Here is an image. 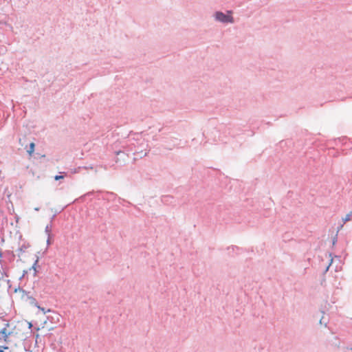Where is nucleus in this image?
<instances>
[{
  "instance_id": "obj_1",
  "label": "nucleus",
  "mask_w": 352,
  "mask_h": 352,
  "mask_svg": "<svg viewBox=\"0 0 352 352\" xmlns=\"http://www.w3.org/2000/svg\"><path fill=\"white\" fill-rule=\"evenodd\" d=\"M30 249L28 243H23L18 250V256L20 260L23 263L34 262V264H37L38 259V257L34 254L32 250Z\"/></svg>"
},
{
  "instance_id": "obj_2",
  "label": "nucleus",
  "mask_w": 352,
  "mask_h": 352,
  "mask_svg": "<svg viewBox=\"0 0 352 352\" xmlns=\"http://www.w3.org/2000/svg\"><path fill=\"white\" fill-rule=\"evenodd\" d=\"M213 19L216 22L224 25L232 24L234 23L232 10H227L226 12L216 11L213 13Z\"/></svg>"
},
{
  "instance_id": "obj_3",
  "label": "nucleus",
  "mask_w": 352,
  "mask_h": 352,
  "mask_svg": "<svg viewBox=\"0 0 352 352\" xmlns=\"http://www.w3.org/2000/svg\"><path fill=\"white\" fill-rule=\"evenodd\" d=\"M9 335L10 333H8L6 327L0 331V339L3 338L4 340H6Z\"/></svg>"
},
{
  "instance_id": "obj_4",
  "label": "nucleus",
  "mask_w": 352,
  "mask_h": 352,
  "mask_svg": "<svg viewBox=\"0 0 352 352\" xmlns=\"http://www.w3.org/2000/svg\"><path fill=\"white\" fill-rule=\"evenodd\" d=\"M351 219H352V210L349 213L346 214L344 217L342 218V221L345 223L346 222L351 221Z\"/></svg>"
},
{
  "instance_id": "obj_5",
  "label": "nucleus",
  "mask_w": 352,
  "mask_h": 352,
  "mask_svg": "<svg viewBox=\"0 0 352 352\" xmlns=\"http://www.w3.org/2000/svg\"><path fill=\"white\" fill-rule=\"evenodd\" d=\"M228 250L229 251V253H231L232 252H237L240 250V248L236 247V246H230L228 248Z\"/></svg>"
},
{
  "instance_id": "obj_6",
  "label": "nucleus",
  "mask_w": 352,
  "mask_h": 352,
  "mask_svg": "<svg viewBox=\"0 0 352 352\" xmlns=\"http://www.w3.org/2000/svg\"><path fill=\"white\" fill-rule=\"evenodd\" d=\"M51 231H52V225L51 224L47 225L45 227V232L47 234V236H49V238L51 237V234H50Z\"/></svg>"
},
{
  "instance_id": "obj_7",
  "label": "nucleus",
  "mask_w": 352,
  "mask_h": 352,
  "mask_svg": "<svg viewBox=\"0 0 352 352\" xmlns=\"http://www.w3.org/2000/svg\"><path fill=\"white\" fill-rule=\"evenodd\" d=\"M29 272L32 273L33 276H35L36 273V265H32V267L29 269Z\"/></svg>"
},
{
  "instance_id": "obj_8",
  "label": "nucleus",
  "mask_w": 352,
  "mask_h": 352,
  "mask_svg": "<svg viewBox=\"0 0 352 352\" xmlns=\"http://www.w3.org/2000/svg\"><path fill=\"white\" fill-rule=\"evenodd\" d=\"M327 322L324 320V316H322V317L320 318V319L319 320L320 324V325H324V327H326Z\"/></svg>"
},
{
  "instance_id": "obj_9",
  "label": "nucleus",
  "mask_w": 352,
  "mask_h": 352,
  "mask_svg": "<svg viewBox=\"0 0 352 352\" xmlns=\"http://www.w3.org/2000/svg\"><path fill=\"white\" fill-rule=\"evenodd\" d=\"M34 151V143H31L30 144V150L28 151V152L30 153V154H32Z\"/></svg>"
},
{
  "instance_id": "obj_10",
  "label": "nucleus",
  "mask_w": 352,
  "mask_h": 352,
  "mask_svg": "<svg viewBox=\"0 0 352 352\" xmlns=\"http://www.w3.org/2000/svg\"><path fill=\"white\" fill-rule=\"evenodd\" d=\"M36 307H38V309L39 310H41L44 314H46L47 312H50L51 310L50 309H47V310H45L43 307H41L38 305H36Z\"/></svg>"
},
{
  "instance_id": "obj_11",
  "label": "nucleus",
  "mask_w": 352,
  "mask_h": 352,
  "mask_svg": "<svg viewBox=\"0 0 352 352\" xmlns=\"http://www.w3.org/2000/svg\"><path fill=\"white\" fill-rule=\"evenodd\" d=\"M80 169V167H78V168H76L71 169V170H70V173H71L72 174H76V173H79Z\"/></svg>"
},
{
  "instance_id": "obj_12",
  "label": "nucleus",
  "mask_w": 352,
  "mask_h": 352,
  "mask_svg": "<svg viewBox=\"0 0 352 352\" xmlns=\"http://www.w3.org/2000/svg\"><path fill=\"white\" fill-rule=\"evenodd\" d=\"M63 178H64L63 175H56L54 177L55 180H59V179H63Z\"/></svg>"
},
{
  "instance_id": "obj_13",
  "label": "nucleus",
  "mask_w": 352,
  "mask_h": 352,
  "mask_svg": "<svg viewBox=\"0 0 352 352\" xmlns=\"http://www.w3.org/2000/svg\"><path fill=\"white\" fill-rule=\"evenodd\" d=\"M47 245H50V238H49V237L47 238Z\"/></svg>"
},
{
  "instance_id": "obj_14",
  "label": "nucleus",
  "mask_w": 352,
  "mask_h": 352,
  "mask_svg": "<svg viewBox=\"0 0 352 352\" xmlns=\"http://www.w3.org/2000/svg\"><path fill=\"white\" fill-rule=\"evenodd\" d=\"M331 265H327V267H326L325 269V272L328 271L329 267H331Z\"/></svg>"
},
{
  "instance_id": "obj_15",
  "label": "nucleus",
  "mask_w": 352,
  "mask_h": 352,
  "mask_svg": "<svg viewBox=\"0 0 352 352\" xmlns=\"http://www.w3.org/2000/svg\"><path fill=\"white\" fill-rule=\"evenodd\" d=\"M335 267H336L335 270H336V271L338 270V268L339 265H335Z\"/></svg>"
},
{
  "instance_id": "obj_16",
  "label": "nucleus",
  "mask_w": 352,
  "mask_h": 352,
  "mask_svg": "<svg viewBox=\"0 0 352 352\" xmlns=\"http://www.w3.org/2000/svg\"><path fill=\"white\" fill-rule=\"evenodd\" d=\"M34 210H35V211H38V210H39V208H34Z\"/></svg>"
},
{
  "instance_id": "obj_17",
  "label": "nucleus",
  "mask_w": 352,
  "mask_h": 352,
  "mask_svg": "<svg viewBox=\"0 0 352 352\" xmlns=\"http://www.w3.org/2000/svg\"><path fill=\"white\" fill-rule=\"evenodd\" d=\"M0 352H3L2 350L0 349Z\"/></svg>"
}]
</instances>
